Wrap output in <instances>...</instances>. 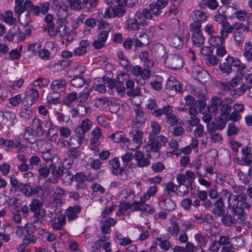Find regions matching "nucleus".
<instances>
[{
    "label": "nucleus",
    "instance_id": "21",
    "mask_svg": "<svg viewBox=\"0 0 252 252\" xmlns=\"http://www.w3.org/2000/svg\"><path fill=\"white\" fill-rule=\"evenodd\" d=\"M33 216V218L34 219L32 222L34 224H37L38 225L42 224V222L40 221L46 217V212L45 209L40 208L34 212Z\"/></svg>",
    "mask_w": 252,
    "mask_h": 252
},
{
    "label": "nucleus",
    "instance_id": "49",
    "mask_svg": "<svg viewBox=\"0 0 252 252\" xmlns=\"http://www.w3.org/2000/svg\"><path fill=\"white\" fill-rule=\"evenodd\" d=\"M74 175L67 170H63L61 179L65 183H71L73 180Z\"/></svg>",
    "mask_w": 252,
    "mask_h": 252
},
{
    "label": "nucleus",
    "instance_id": "60",
    "mask_svg": "<svg viewBox=\"0 0 252 252\" xmlns=\"http://www.w3.org/2000/svg\"><path fill=\"white\" fill-rule=\"evenodd\" d=\"M42 206V203L38 199H33L30 205V210L32 212H34L41 208Z\"/></svg>",
    "mask_w": 252,
    "mask_h": 252
},
{
    "label": "nucleus",
    "instance_id": "54",
    "mask_svg": "<svg viewBox=\"0 0 252 252\" xmlns=\"http://www.w3.org/2000/svg\"><path fill=\"white\" fill-rule=\"evenodd\" d=\"M93 124L92 122L88 119L86 118L82 121L79 126L83 129V130L87 132L92 127Z\"/></svg>",
    "mask_w": 252,
    "mask_h": 252
},
{
    "label": "nucleus",
    "instance_id": "37",
    "mask_svg": "<svg viewBox=\"0 0 252 252\" xmlns=\"http://www.w3.org/2000/svg\"><path fill=\"white\" fill-rule=\"evenodd\" d=\"M160 144L156 138L150 139L148 143V148L154 152H158L160 149Z\"/></svg>",
    "mask_w": 252,
    "mask_h": 252
},
{
    "label": "nucleus",
    "instance_id": "14",
    "mask_svg": "<svg viewBox=\"0 0 252 252\" xmlns=\"http://www.w3.org/2000/svg\"><path fill=\"white\" fill-rule=\"evenodd\" d=\"M109 163L113 174L116 175L123 174L124 169L120 167V163L118 158H115L110 160Z\"/></svg>",
    "mask_w": 252,
    "mask_h": 252
},
{
    "label": "nucleus",
    "instance_id": "23",
    "mask_svg": "<svg viewBox=\"0 0 252 252\" xmlns=\"http://www.w3.org/2000/svg\"><path fill=\"white\" fill-rule=\"evenodd\" d=\"M161 208L168 211H173L176 207L175 203L170 199L166 198L163 199L160 202Z\"/></svg>",
    "mask_w": 252,
    "mask_h": 252
},
{
    "label": "nucleus",
    "instance_id": "52",
    "mask_svg": "<svg viewBox=\"0 0 252 252\" xmlns=\"http://www.w3.org/2000/svg\"><path fill=\"white\" fill-rule=\"evenodd\" d=\"M68 156L72 160H69L68 163V168H70L72 164L74 159H76L79 156V153L76 148H72L69 151Z\"/></svg>",
    "mask_w": 252,
    "mask_h": 252
},
{
    "label": "nucleus",
    "instance_id": "12",
    "mask_svg": "<svg viewBox=\"0 0 252 252\" xmlns=\"http://www.w3.org/2000/svg\"><path fill=\"white\" fill-rule=\"evenodd\" d=\"M152 52L156 58L160 59L165 55L166 50L163 45L160 43H156L152 47Z\"/></svg>",
    "mask_w": 252,
    "mask_h": 252
},
{
    "label": "nucleus",
    "instance_id": "59",
    "mask_svg": "<svg viewBox=\"0 0 252 252\" xmlns=\"http://www.w3.org/2000/svg\"><path fill=\"white\" fill-rule=\"evenodd\" d=\"M210 78V76L208 72L203 70L199 75L197 76L196 79L201 83H205L209 80Z\"/></svg>",
    "mask_w": 252,
    "mask_h": 252
},
{
    "label": "nucleus",
    "instance_id": "58",
    "mask_svg": "<svg viewBox=\"0 0 252 252\" xmlns=\"http://www.w3.org/2000/svg\"><path fill=\"white\" fill-rule=\"evenodd\" d=\"M70 3V7L74 10H80L82 8L83 2L80 0H70L68 1Z\"/></svg>",
    "mask_w": 252,
    "mask_h": 252
},
{
    "label": "nucleus",
    "instance_id": "39",
    "mask_svg": "<svg viewBox=\"0 0 252 252\" xmlns=\"http://www.w3.org/2000/svg\"><path fill=\"white\" fill-rule=\"evenodd\" d=\"M92 92L91 89H85L80 92L78 96V100L80 103H84L86 102L90 95Z\"/></svg>",
    "mask_w": 252,
    "mask_h": 252
},
{
    "label": "nucleus",
    "instance_id": "22",
    "mask_svg": "<svg viewBox=\"0 0 252 252\" xmlns=\"http://www.w3.org/2000/svg\"><path fill=\"white\" fill-rule=\"evenodd\" d=\"M51 222V227L54 229L60 230L65 223V217L63 215H60L57 218V220H52Z\"/></svg>",
    "mask_w": 252,
    "mask_h": 252
},
{
    "label": "nucleus",
    "instance_id": "43",
    "mask_svg": "<svg viewBox=\"0 0 252 252\" xmlns=\"http://www.w3.org/2000/svg\"><path fill=\"white\" fill-rule=\"evenodd\" d=\"M193 15L195 17L194 19H195V21L199 22L206 21L207 18L206 13L199 10L193 11Z\"/></svg>",
    "mask_w": 252,
    "mask_h": 252
},
{
    "label": "nucleus",
    "instance_id": "7",
    "mask_svg": "<svg viewBox=\"0 0 252 252\" xmlns=\"http://www.w3.org/2000/svg\"><path fill=\"white\" fill-rule=\"evenodd\" d=\"M135 118L132 121L133 125L135 127H139L143 125L147 118V114L142 110L138 108L134 109Z\"/></svg>",
    "mask_w": 252,
    "mask_h": 252
},
{
    "label": "nucleus",
    "instance_id": "10",
    "mask_svg": "<svg viewBox=\"0 0 252 252\" xmlns=\"http://www.w3.org/2000/svg\"><path fill=\"white\" fill-rule=\"evenodd\" d=\"M233 102V100L230 98H226L223 100H221L220 109L222 114V117H224V119L230 113L231 111V105Z\"/></svg>",
    "mask_w": 252,
    "mask_h": 252
},
{
    "label": "nucleus",
    "instance_id": "50",
    "mask_svg": "<svg viewBox=\"0 0 252 252\" xmlns=\"http://www.w3.org/2000/svg\"><path fill=\"white\" fill-rule=\"evenodd\" d=\"M229 210L231 211V212L234 215L239 217V219H241L242 217L244 216L245 212L244 211V208L240 207L239 206H236V207L229 208Z\"/></svg>",
    "mask_w": 252,
    "mask_h": 252
},
{
    "label": "nucleus",
    "instance_id": "64",
    "mask_svg": "<svg viewBox=\"0 0 252 252\" xmlns=\"http://www.w3.org/2000/svg\"><path fill=\"white\" fill-rule=\"evenodd\" d=\"M161 9L158 4L155 2L152 3L150 5V10L154 15L158 16L161 13Z\"/></svg>",
    "mask_w": 252,
    "mask_h": 252
},
{
    "label": "nucleus",
    "instance_id": "53",
    "mask_svg": "<svg viewBox=\"0 0 252 252\" xmlns=\"http://www.w3.org/2000/svg\"><path fill=\"white\" fill-rule=\"evenodd\" d=\"M85 68L83 66H77L70 70L71 74L74 77H81L80 76L84 72Z\"/></svg>",
    "mask_w": 252,
    "mask_h": 252
},
{
    "label": "nucleus",
    "instance_id": "29",
    "mask_svg": "<svg viewBox=\"0 0 252 252\" xmlns=\"http://www.w3.org/2000/svg\"><path fill=\"white\" fill-rule=\"evenodd\" d=\"M76 100H78L77 93L76 92H71L68 94L63 99V103L69 107Z\"/></svg>",
    "mask_w": 252,
    "mask_h": 252
},
{
    "label": "nucleus",
    "instance_id": "46",
    "mask_svg": "<svg viewBox=\"0 0 252 252\" xmlns=\"http://www.w3.org/2000/svg\"><path fill=\"white\" fill-rule=\"evenodd\" d=\"M57 15L58 17L57 20L66 22V18L68 16V13L65 8L62 7H59L57 10Z\"/></svg>",
    "mask_w": 252,
    "mask_h": 252
},
{
    "label": "nucleus",
    "instance_id": "62",
    "mask_svg": "<svg viewBox=\"0 0 252 252\" xmlns=\"http://www.w3.org/2000/svg\"><path fill=\"white\" fill-rule=\"evenodd\" d=\"M26 235L33 234L36 230V226L35 224L32 223H27L24 226Z\"/></svg>",
    "mask_w": 252,
    "mask_h": 252
},
{
    "label": "nucleus",
    "instance_id": "56",
    "mask_svg": "<svg viewBox=\"0 0 252 252\" xmlns=\"http://www.w3.org/2000/svg\"><path fill=\"white\" fill-rule=\"evenodd\" d=\"M220 67L222 73L228 74L230 73L232 71L231 65L230 63H228V61L226 60V58L223 64L220 65Z\"/></svg>",
    "mask_w": 252,
    "mask_h": 252
},
{
    "label": "nucleus",
    "instance_id": "32",
    "mask_svg": "<svg viewBox=\"0 0 252 252\" xmlns=\"http://www.w3.org/2000/svg\"><path fill=\"white\" fill-rule=\"evenodd\" d=\"M58 27L59 37H64L68 33V28L66 25L65 21H59Z\"/></svg>",
    "mask_w": 252,
    "mask_h": 252
},
{
    "label": "nucleus",
    "instance_id": "27",
    "mask_svg": "<svg viewBox=\"0 0 252 252\" xmlns=\"http://www.w3.org/2000/svg\"><path fill=\"white\" fill-rule=\"evenodd\" d=\"M235 30V27L231 25L229 23L225 22L223 23L220 30V34L222 37L225 39L229 33H232Z\"/></svg>",
    "mask_w": 252,
    "mask_h": 252
},
{
    "label": "nucleus",
    "instance_id": "24",
    "mask_svg": "<svg viewBox=\"0 0 252 252\" xmlns=\"http://www.w3.org/2000/svg\"><path fill=\"white\" fill-rule=\"evenodd\" d=\"M115 142L126 143L129 141L128 139L125 137V134L122 131H117L109 136Z\"/></svg>",
    "mask_w": 252,
    "mask_h": 252
},
{
    "label": "nucleus",
    "instance_id": "61",
    "mask_svg": "<svg viewBox=\"0 0 252 252\" xmlns=\"http://www.w3.org/2000/svg\"><path fill=\"white\" fill-rule=\"evenodd\" d=\"M71 85L76 88L82 87L85 84V80L82 77H74L70 82Z\"/></svg>",
    "mask_w": 252,
    "mask_h": 252
},
{
    "label": "nucleus",
    "instance_id": "48",
    "mask_svg": "<svg viewBox=\"0 0 252 252\" xmlns=\"http://www.w3.org/2000/svg\"><path fill=\"white\" fill-rule=\"evenodd\" d=\"M93 137L91 139V142L93 144H96L101 135V132L100 128L98 127H95L94 129L92 131Z\"/></svg>",
    "mask_w": 252,
    "mask_h": 252
},
{
    "label": "nucleus",
    "instance_id": "25",
    "mask_svg": "<svg viewBox=\"0 0 252 252\" xmlns=\"http://www.w3.org/2000/svg\"><path fill=\"white\" fill-rule=\"evenodd\" d=\"M221 99L218 97H214L212 98L211 103L208 106V109L210 113H215L220 108L221 105Z\"/></svg>",
    "mask_w": 252,
    "mask_h": 252
},
{
    "label": "nucleus",
    "instance_id": "13",
    "mask_svg": "<svg viewBox=\"0 0 252 252\" xmlns=\"http://www.w3.org/2000/svg\"><path fill=\"white\" fill-rule=\"evenodd\" d=\"M42 146L45 148V151L43 150L42 152L43 158L47 162H52L55 158L56 155L51 153V144L48 142H46L42 144Z\"/></svg>",
    "mask_w": 252,
    "mask_h": 252
},
{
    "label": "nucleus",
    "instance_id": "9",
    "mask_svg": "<svg viewBox=\"0 0 252 252\" xmlns=\"http://www.w3.org/2000/svg\"><path fill=\"white\" fill-rule=\"evenodd\" d=\"M82 208L79 205H75L69 207L65 212V216L68 220H71L78 218V215L80 213Z\"/></svg>",
    "mask_w": 252,
    "mask_h": 252
},
{
    "label": "nucleus",
    "instance_id": "51",
    "mask_svg": "<svg viewBox=\"0 0 252 252\" xmlns=\"http://www.w3.org/2000/svg\"><path fill=\"white\" fill-rule=\"evenodd\" d=\"M168 231L173 236H177L180 232L179 226L177 223L172 222L168 228Z\"/></svg>",
    "mask_w": 252,
    "mask_h": 252
},
{
    "label": "nucleus",
    "instance_id": "33",
    "mask_svg": "<svg viewBox=\"0 0 252 252\" xmlns=\"http://www.w3.org/2000/svg\"><path fill=\"white\" fill-rule=\"evenodd\" d=\"M19 21L20 23L24 27L32 28V27L30 25V24L32 23V20L29 12L23 14L20 17L19 16Z\"/></svg>",
    "mask_w": 252,
    "mask_h": 252
},
{
    "label": "nucleus",
    "instance_id": "57",
    "mask_svg": "<svg viewBox=\"0 0 252 252\" xmlns=\"http://www.w3.org/2000/svg\"><path fill=\"white\" fill-rule=\"evenodd\" d=\"M75 136L77 138V141L79 143H81L83 139H84L85 134L86 132L83 130L79 126H77L74 130Z\"/></svg>",
    "mask_w": 252,
    "mask_h": 252
},
{
    "label": "nucleus",
    "instance_id": "55",
    "mask_svg": "<svg viewBox=\"0 0 252 252\" xmlns=\"http://www.w3.org/2000/svg\"><path fill=\"white\" fill-rule=\"evenodd\" d=\"M19 116L25 120H29L32 117L33 113L31 110L24 108L20 111Z\"/></svg>",
    "mask_w": 252,
    "mask_h": 252
},
{
    "label": "nucleus",
    "instance_id": "42",
    "mask_svg": "<svg viewBox=\"0 0 252 252\" xmlns=\"http://www.w3.org/2000/svg\"><path fill=\"white\" fill-rule=\"evenodd\" d=\"M66 81L62 79L56 80L51 84V88L53 90L56 91L65 88Z\"/></svg>",
    "mask_w": 252,
    "mask_h": 252
},
{
    "label": "nucleus",
    "instance_id": "26",
    "mask_svg": "<svg viewBox=\"0 0 252 252\" xmlns=\"http://www.w3.org/2000/svg\"><path fill=\"white\" fill-rule=\"evenodd\" d=\"M90 42L87 40H82L80 42L79 46L76 48L74 51L75 56H81L87 52V47L89 45Z\"/></svg>",
    "mask_w": 252,
    "mask_h": 252
},
{
    "label": "nucleus",
    "instance_id": "47",
    "mask_svg": "<svg viewBox=\"0 0 252 252\" xmlns=\"http://www.w3.org/2000/svg\"><path fill=\"white\" fill-rule=\"evenodd\" d=\"M58 24H59V21L57 20L56 21V24L53 23L52 26L51 25H49V28H48L46 31H48V33L50 36H59Z\"/></svg>",
    "mask_w": 252,
    "mask_h": 252
},
{
    "label": "nucleus",
    "instance_id": "36",
    "mask_svg": "<svg viewBox=\"0 0 252 252\" xmlns=\"http://www.w3.org/2000/svg\"><path fill=\"white\" fill-rule=\"evenodd\" d=\"M224 38L221 35L212 36L210 40V44L214 47H218L224 43Z\"/></svg>",
    "mask_w": 252,
    "mask_h": 252
},
{
    "label": "nucleus",
    "instance_id": "16",
    "mask_svg": "<svg viewBox=\"0 0 252 252\" xmlns=\"http://www.w3.org/2000/svg\"><path fill=\"white\" fill-rule=\"evenodd\" d=\"M193 45L197 48L201 47L204 43L205 37L201 32H193L191 37Z\"/></svg>",
    "mask_w": 252,
    "mask_h": 252
},
{
    "label": "nucleus",
    "instance_id": "11",
    "mask_svg": "<svg viewBox=\"0 0 252 252\" xmlns=\"http://www.w3.org/2000/svg\"><path fill=\"white\" fill-rule=\"evenodd\" d=\"M135 159L137 161V165L139 167L147 166L150 164L149 159L145 157L144 154L140 151H137L134 154Z\"/></svg>",
    "mask_w": 252,
    "mask_h": 252
},
{
    "label": "nucleus",
    "instance_id": "20",
    "mask_svg": "<svg viewBox=\"0 0 252 252\" xmlns=\"http://www.w3.org/2000/svg\"><path fill=\"white\" fill-rule=\"evenodd\" d=\"M166 88L179 92L181 89V85L174 77H170L166 82Z\"/></svg>",
    "mask_w": 252,
    "mask_h": 252
},
{
    "label": "nucleus",
    "instance_id": "28",
    "mask_svg": "<svg viewBox=\"0 0 252 252\" xmlns=\"http://www.w3.org/2000/svg\"><path fill=\"white\" fill-rule=\"evenodd\" d=\"M221 219V222L227 226H232L236 223V219L230 214H224Z\"/></svg>",
    "mask_w": 252,
    "mask_h": 252
},
{
    "label": "nucleus",
    "instance_id": "1",
    "mask_svg": "<svg viewBox=\"0 0 252 252\" xmlns=\"http://www.w3.org/2000/svg\"><path fill=\"white\" fill-rule=\"evenodd\" d=\"M117 5L110 8L108 7L106 9L104 13V16L110 18H115L116 17H122L124 16L126 11V6L121 0L119 2H117Z\"/></svg>",
    "mask_w": 252,
    "mask_h": 252
},
{
    "label": "nucleus",
    "instance_id": "34",
    "mask_svg": "<svg viewBox=\"0 0 252 252\" xmlns=\"http://www.w3.org/2000/svg\"><path fill=\"white\" fill-rule=\"evenodd\" d=\"M33 131L30 127H26L24 134V139L30 143H34L36 141Z\"/></svg>",
    "mask_w": 252,
    "mask_h": 252
},
{
    "label": "nucleus",
    "instance_id": "19",
    "mask_svg": "<svg viewBox=\"0 0 252 252\" xmlns=\"http://www.w3.org/2000/svg\"><path fill=\"white\" fill-rule=\"evenodd\" d=\"M32 129L35 131L36 135L38 137L42 136L44 130L42 126L41 121L37 118H34L32 120Z\"/></svg>",
    "mask_w": 252,
    "mask_h": 252
},
{
    "label": "nucleus",
    "instance_id": "41",
    "mask_svg": "<svg viewBox=\"0 0 252 252\" xmlns=\"http://www.w3.org/2000/svg\"><path fill=\"white\" fill-rule=\"evenodd\" d=\"M127 28L129 30L135 31L140 29L141 26L134 18H129L127 20Z\"/></svg>",
    "mask_w": 252,
    "mask_h": 252
},
{
    "label": "nucleus",
    "instance_id": "35",
    "mask_svg": "<svg viewBox=\"0 0 252 252\" xmlns=\"http://www.w3.org/2000/svg\"><path fill=\"white\" fill-rule=\"evenodd\" d=\"M2 16L4 21L9 25H13L16 22V19L13 17L11 11L8 10L5 12Z\"/></svg>",
    "mask_w": 252,
    "mask_h": 252
},
{
    "label": "nucleus",
    "instance_id": "2",
    "mask_svg": "<svg viewBox=\"0 0 252 252\" xmlns=\"http://www.w3.org/2000/svg\"><path fill=\"white\" fill-rule=\"evenodd\" d=\"M166 66L174 70H178L182 68L184 60L181 56L176 54H169L167 56L165 61Z\"/></svg>",
    "mask_w": 252,
    "mask_h": 252
},
{
    "label": "nucleus",
    "instance_id": "15",
    "mask_svg": "<svg viewBox=\"0 0 252 252\" xmlns=\"http://www.w3.org/2000/svg\"><path fill=\"white\" fill-rule=\"evenodd\" d=\"M215 208L213 210V213L218 217H220L225 214V210L223 209L224 203L221 199H217L214 204Z\"/></svg>",
    "mask_w": 252,
    "mask_h": 252
},
{
    "label": "nucleus",
    "instance_id": "4",
    "mask_svg": "<svg viewBox=\"0 0 252 252\" xmlns=\"http://www.w3.org/2000/svg\"><path fill=\"white\" fill-rule=\"evenodd\" d=\"M39 99V93L37 90L32 88L27 91L23 99L22 103L25 106H32Z\"/></svg>",
    "mask_w": 252,
    "mask_h": 252
},
{
    "label": "nucleus",
    "instance_id": "3",
    "mask_svg": "<svg viewBox=\"0 0 252 252\" xmlns=\"http://www.w3.org/2000/svg\"><path fill=\"white\" fill-rule=\"evenodd\" d=\"M132 135V140L129 142L127 147L129 150H135L138 148L142 144L143 132L137 130H134L130 133Z\"/></svg>",
    "mask_w": 252,
    "mask_h": 252
},
{
    "label": "nucleus",
    "instance_id": "45",
    "mask_svg": "<svg viewBox=\"0 0 252 252\" xmlns=\"http://www.w3.org/2000/svg\"><path fill=\"white\" fill-rule=\"evenodd\" d=\"M60 94L56 92L49 94L47 96V102L52 104H57L60 102L59 97Z\"/></svg>",
    "mask_w": 252,
    "mask_h": 252
},
{
    "label": "nucleus",
    "instance_id": "6",
    "mask_svg": "<svg viewBox=\"0 0 252 252\" xmlns=\"http://www.w3.org/2000/svg\"><path fill=\"white\" fill-rule=\"evenodd\" d=\"M15 119L16 115L13 113L0 112V123H2L8 127L14 125Z\"/></svg>",
    "mask_w": 252,
    "mask_h": 252
},
{
    "label": "nucleus",
    "instance_id": "8",
    "mask_svg": "<svg viewBox=\"0 0 252 252\" xmlns=\"http://www.w3.org/2000/svg\"><path fill=\"white\" fill-rule=\"evenodd\" d=\"M109 32L108 31H101L98 35L97 39L95 40L93 43V46L96 49H100L104 46L108 38Z\"/></svg>",
    "mask_w": 252,
    "mask_h": 252
},
{
    "label": "nucleus",
    "instance_id": "38",
    "mask_svg": "<svg viewBox=\"0 0 252 252\" xmlns=\"http://www.w3.org/2000/svg\"><path fill=\"white\" fill-rule=\"evenodd\" d=\"M238 198L239 206L248 209L250 208L251 205L247 202L248 197L246 194L241 193L238 195Z\"/></svg>",
    "mask_w": 252,
    "mask_h": 252
},
{
    "label": "nucleus",
    "instance_id": "63",
    "mask_svg": "<svg viewBox=\"0 0 252 252\" xmlns=\"http://www.w3.org/2000/svg\"><path fill=\"white\" fill-rule=\"evenodd\" d=\"M209 138L211 139L212 143H221L222 141V137L220 133L218 132H214L209 134Z\"/></svg>",
    "mask_w": 252,
    "mask_h": 252
},
{
    "label": "nucleus",
    "instance_id": "18",
    "mask_svg": "<svg viewBox=\"0 0 252 252\" xmlns=\"http://www.w3.org/2000/svg\"><path fill=\"white\" fill-rule=\"evenodd\" d=\"M168 42L171 46L176 48H181L183 45L182 38L177 34H171L168 38Z\"/></svg>",
    "mask_w": 252,
    "mask_h": 252
},
{
    "label": "nucleus",
    "instance_id": "44",
    "mask_svg": "<svg viewBox=\"0 0 252 252\" xmlns=\"http://www.w3.org/2000/svg\"><path fill=\"white\" fill-rule=\"evenodd\" d=\"M50 170V166L48 167L47 165H40L37 172L39 176L43 178H46L49 175Z\"/></svg>",
    "mask_w": 252,
    "mask_h": 252
},
{
    "label": "nucleus",
    "instance_id": "31",
    "mask_svg": "<svg viewBox=\"0 0 252 252\" xmlns=\"http://www.w3.org/2000/svg\"><path fill=\"white\" fill-rule=\"evenodd\" d=\"M148 56L149 54L147 52L142 51L139 54V58L143 62L146 67H150L154 65V62L149 59Z\"/></svg>",
    "mask_w": 252,
    "mask_h": 252
},
{
    "label": "nucleus",
    "instance_id": "5",
    "mask_svg": "<svg viewBox=\"0 0 252 252\" xmlns=\"http://www.w3.org/2000/svg\"><path fill=\"white\" fill-rule=\"evenodd\" d=\"M50 169L53 177H50L48 180L53 184H56L58 182V179H61L64 168L63 166L57 167L54 164H50Z\"/></svg>",
    "mask_w": 252,
    "mask_h": 252
},
{
    "label": "nucleus",
    "instance_id": "40",
    "mask_svg": "<svg viewBox=\"0 0 252 252\" xmlns=\"http://www.w3.org/2000/svg\"><path fill=\"white\" fill-rule=\"evenodd\" d=\"M118 57L120 61V63L123 67L126 69H128L130 68L128 60L122 52H119L118 53Z\"/></svg>",
    "mask_w": 252,
    "mask_h": 252
},
{
    "label": "nucleus",
    "instance_id": "17",
    "mask_svg": "<svg viewBox=\"0 0 252 252\" xmlns=\"http://www.w3.org/2000/svg\"><path fill=\"white\" fill-rule=\"evenodd\" d=\"M116 223V220L112 218H109L102 221L101 227L102 233L103 234L109 233L111 231L110 227L114 226Z\"/></svg>",
    "mask_w": 252,
    "mask_h": 252
},
{
    "label": "nucleus",
    "instance_id": "30",
    "mask_svg": "<svg viewBox=\"0 0 252 252\" xmlns=\"http://www.w3.org/2000/svg\"><path fill=\"white\" fill-rule=\"evenodd\" d=\"M195 220L198 223H211L213 221L212 216L208 214H200L196 215L194 217Z\"/></svg>",
    "mask_w": 252,
    "mask_h": 252
}]
</instances>
